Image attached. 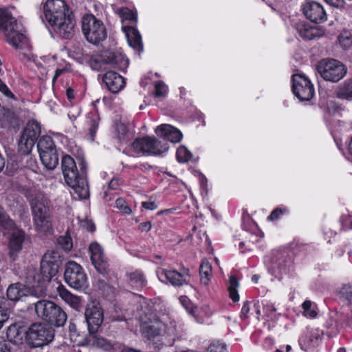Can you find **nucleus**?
<instances>
[{
  "label": "nucleus",
  "mask_w": 352,
  "mask_h": 352,
  "mask_svg": "<svg viewBox=\"0 0 352 352\" xmlns=\"http://www.w3.org/2000/svg\"><path fill=\"white\" fill-rule=\"evenodd\" d=\"M139 227L142 231L148 232L151 229L152 226H151V223L150 221H146V222L141 223L140 224Z\"/></svg>",
  "instance_id": "obj_59"
},
{
  "label": "nucleus",
  "mask_w": 352,
  "mask_h": 352,
  "mask_svg": "<svg viewBox=\"0 0 352 352\" xmlns=\"http://www.w3.org/2000/svg\"><path fill=\"white\" fill-rule=\"evenodd\" d=\"M163 272L166 278L175 286L188 283V278L190 276V270L187 268H183L182 273L176 270H164Z\"/></svg>",
  "instance_id": "obj_22"
},
{
  "label": "nucleus",
  "mask_w": 352,
  "mask_h": 352,
  "mask_svg": "<svg viewBox=\"0 0 352 352\" xmlns=\"http://www.w3.org/2000/svg\"><path fill=\"white\" fill-rule=\"evenodd\" d=\"M30 205L36 229L45 232L50 227L48 201L44 195L38 193L30 200Z\"/></svg>",
  "instance_id": "obj_6"
},
{
  "label": "nucleus",
  "mask_w": 352,
  "mask_h": 352,
  "mask_svg": "<svg viewBox=\"0 0 352 352\" xmlns=\"http://www.w3.org/2000/svg\"><path fill=\"white\" fill-rule=\"evenodd\" d=\"M5 166V160L0 153V172L3 170V167Z\"/></svg>",
  "instance_id": "obj_64"
},
{
  "label": "nucleus",
  "mask_w": 352,
  "mask_h": 352,
  "mask_svg": "<svg viewBox=\"0 0 352 352\" xmlns=\"http://www.w3.org/2000/svg\"><path fill=\"white\" fill-rule=\"evenodd\" d=\"M212 274V266L210 262L203 260L199 267V276L201 284L208 285Z\"/></svg>",
  "instance_id": "obj_32"
},
{
  "label": "nucleus",
  "mask_w": 352,
  "mask_h": 352,
  "mask_svg": "<svg viewBox=\"0 0 352 352\" xmlns=\"http://www.w3.org/2000/svg\"><path fill=\"white\" fill-rule=\"evenodd\" d=\"M0 223L6 228H11L13 226V221L8 219L5 214L3 209L0 207Z\"/></svg>",
  "instance_id": "obj_51"
},
{
  "label": "nucleus",
  "mask_w": 352,
  "mask_h": 352,
  "mask_svg": "<svg viewBox=\"0 0 352 352\" xmlns=\"http://www.w3.org/2000/svg\"><path fill=\"white\" fill-rule=\"evenodd\" d=\"M66 95L68 100H72L74 98V90L71 87L67 88L66 90Z\"/></svg>",
  "instance_id": "obj_62"
},
{
  "label": "nucleus",
  "mask_w": 352,
  "mask_h": 352,
  "mask_svg": "<svg viewBox=\"0 0 352 352\" xmlns=\"http://www.w3.org/2000/svg\"><path fill=\"white\" fill-rule=\"evenodd\" d=\"M292 90L294 95L301 101H308L314 95V88L310 80L301 74L292 76Z\"/></svg>",
  "instance_id": "obj_14"
},
{
  "label": "nucleus",
  "mask_w": 352,
  "mask_h": 352,
  "mask_svg": "<svg viewBox=\"0 0 352 352\" xmlns=\"http://www.w3.org/2000/svg\"><path fill=\"white\" fill-rule=\"evenodd\" d=\"M250 307L249 303L248 302L244 303L241 311V317L246 318L248 317L247 314L250 311Z\"/></svg>",
  "instance_id": "obj_58"
},
{
  "label": "nucleus",
  "mask_w": 352,
  "mask_h": 352,
  "mask_svg": "<svg viewBox=\"0 0 352 352\" xmlns=\"http://www.w3.org/2000/svg\"><path fill=\"white\" fill-rule=\"evenodd\" d=\"M336 95L340 99L352 100V78L340 84L336 88Z\"/></svg>",
  "instance_id": "obj_28"
},
{
  "label": "nucleus",
  "mask_w": 352,
  "mask_h": 352,
  "mask_svg": "<svg viewBox=\"0 0 352 352\" xmlns=\"http://www.w3.org/2000/svg\"><path fill=\"white\" fill-rule=\"evenodd\" d=\"M116 137L120 141L125 140L128 133V126L122 122L117 123L115 128Z\"/></svg>",
  "instance_id": "obj_42"
},
{
  "label": "nucleus",
  "mask_w": 352,
  "mask_h": 352,
  "mask_svg": "<svg viewBox=\"0 0 352 352\" xmlns=\"http://www.w3.org/2000/svg\"><path fill=\"white\" fill-rule=\"evenodd\" d=\"M302 12L311 21L320 23L326 21L327 14L323 6L316 1H307L302 6Z\"/></svg>",
  "instance_id": "obj_16"
},
{
  "label": "nucleus",
  "mask_w": 352,
  "mask_h": 352,
  "mask_svg": "<svg viewBox=\"0 0 352 352\" xmlns=\"http://www.w3.org/2000/svg\"><path fill=\"white\" fill-rule=\"evenodd\" d=\"M338 42L344 49H349L352 46V32L344 30L338 36Z\"/></svg>",
  "instance_id": "obj_37"
},
{
  "label": "nucleus",
  "mask_w": 352,
  "mask_h": 352,
  "mask_svg": "<svg viewBox=\"0 0 352 352\" xmlns=\"http://www.w3.org/2000/svg\"><path fill=\"white\" fill-rule=\"evenodd\" d=\"M264 309L267 315V317H270V314L272 312L276 311V308L272 305H267L265 306Z\"/></svg>",
  "instance_id": "obj_60"
},
{
  "label": "nucleus",
  "mask_w": 352,
  "mask_h": 352,
  "mask_svg": "<svg viewBox=\"0 0 352 352\" xmlns=\"http://www.w3.org/2000/svg\"><path fill=\"white\" fill-rule=\"evenodd\" d=\"M0 352H10L8 344L3 338H0Z\"/></svg>",
  "instance_id": "obj_57"
},
{
  "label": "nucleus",
  "mask_w": 352,
  "mask_h": 352,
  "mask_svg": "<svg viewBox=\"0 0 352 352\" xmlns=\"http://www.w3.org/2000/svg\"><path fill=\"white\" fill-rule=\"evenodd\" d=\"M50 25L54 31L65 38H71L74 36L75 22L71 13L61 18L60 20L50 23Z\"/></svg>",
  "instance_id": "obj_18"
},
{
  "label": "nucleus",
  "mask_w": 352,
  "mask_h": 352,
  "mask_svg": "<svg viewBox=\"0 0 352 352\" xmlns=\"http://www.w3.org/2000/svg\"><path fill=\"white\" fill-rule=\"evenodd\" d=\"M155 133L160 137H164L173 143L179 142L182 139V132L177 128L167 124L158 126L155 129Z\"/></svg>",
  "instance_id": "obj_19"
},
{
  "label": "nucleus",
  "mask_w": 352,
  "mask_h": 352,
  "mask_svg": "<svg viewBox=\"0 0 352 352\" xmlns=\"http://www.w3.org/2000/svg\"><path fill=\"white\" fill-rule=\"evenodd\" d=\"M25 295L26 289L21 283L12 284L7 289V296L9 300L12 301H17Z\"/></svg>",
  "instance_id": "obj_30"
},
{
  "label": "nucleus",
  "mask_w": 352,
  "mask_h": 352,
  "mask_svg": "<svg viewBox=\"0 0 352 352\" xmlns=\"http://www.w3.org/2000/svg\"><path fill=\"white\" fill-rule=\"evenodd\" d=\"M45 20L51 23L71 13L64 0H47L43 6Z\"/></svg>",
  "instance_id": "obj_13"
},
{
  "label": "nucleus",
  "mask_w": 352,
  "mask_h": 352,
  "mask_svg": "<svg viewBox=\"0 0 352 352\" xmlns=\"http://www.w3.org/2000/svg\"><path fill=\"white\" fill-rule=\"evenodd\" d=\"M0 33L14 48H21L27 41L22 25L5 9L0 8Z\"/></svg>",
  "instance_id": "obj_2"
},
{
  "label": "nucleus",
  "mask_w": 352,
  "mask_h": 352,
  "mask_svg": "<svg viewBox=\"0 0 352 352\" xmlns=\"http://www.w3.org/2000/svg\"><path fill=\"white\" fill-rule=\"evenodd\" d=\"M239 287V283L237 278L234 276L231 275L229 278L228 289L229 292L230 298L232 300L233 302H238L239 300V295L237 291Z\"/></svg>",
  "instance_id": "obj_34"
},
{
  "label": "nucleus",
  "mask_w": 352,
  "mask_h": 352,
  "mask_svg": "<svg viewBox=\"0 0 352 352\" xmlns=\"http://www.w3.org/2000/svg\"><path fill=\"white\" fill-rule=\"evenodd\" d=\"M107 65L122 69L128 65V60L122 54L109 50L103 51L100 57L90 60V66L94 70L104 71L107 69Z\"/></svg>",
  "instance_id": "obj_8"
},
{
  "label": "nucleus",
  "mask_w": 352,
  "mask_h": 352,
  "mask_svg": "<svg viewBox=\"0 0 352 352\" xmlns=\"http://www.w3.org/2000/svg\"><path fill=\"white\" fill-rule=\"evenodd\" d=\"M142 206L146 210H153L157 208V205L153 201H143Z\"/></svg>",
  "instance_id": "obj_56"
},
{
  "label": "nucleus",
  "mask_w": 352,
  "mask_h": 352,
  "mask_svg": "<svg viewBox=\"0 0 352 352\" xmlns=\"http://www.w3.org/2000/svg\"><path fill=\"white\" fill-rule=\"evenodd\" d=\"M81 226L89 232H94L96 229L94 223L91 221L85 220L81 222Z\"/></svg>",
  "instance_id": "obj_52"
},
{
  "label": "nucleus",
  "mask_w": 352,
  "mask_h": 352,
  "mask_svg": "<svg viewBox=\"0 0 352 352\" xmlns=\"http://www.w3.org/2000/svg\"><path fill=\"white\" fill-rule=\"evenodd\" d=\"M338 292L340 298L352 305V282L342 285Z\"/></svg>",
  "instance_id": "obj_35"
},
{
  "label": "nucleus",
  "mask_w": 352,
  "mask_h": 352,
  "mask_svg": "<svg viewBox=\"0 0 352 352\" xmlns=\"http://www.w3.org/2000/svg\"><path fill=\"white\" fill-rule=\"evenodd\" d=\"M82 31L87 41L94 45L104 41L107 36L102 21L93 14H86L82 17Z\"/></svg>",
  "instance_id": "obj_5"
},
{
  "label": "nucleus",
  "mask_w": 352,
  "mask_h": 352,
  "mask_svg": "<svg viewBox=\"0 0 352 352\" xmlns=\"http://www.w3.org/2000/svg\"><path fill=\"white\" fill-rule=\"evenodd\" d=\"M26 329L20 322L10 325L6 331V337L10 342L19 344L22 342L24 335H26Z\"/></svg>",
  "instance_id": "obj_23"
},
{
  "label": "nucleus",
  "mask_w": 352,
  "mask_h": 352,
  "mask_svg": "<svg viewBox=\"0 0 352 352\" xmlns=\"http://www.w3.org/2000/svg\"><path fill=\"white\" fill-rule=\"evenodd\" d=\"M225 344L219 342H212L207 349V352H225Z\"/></svg>",
  "instance_id": "obj_49"
},
{
  "label": "nucleus",
  "mask_w": 352,
  "mask_h": 352,
  "mask_svg": "<svg viewBox=\"0 0 352 352\" xmlns=\"http://www.w3.org/2000/svg\"><path fill=\"white\" fill-rule=\"evenodd\" d=\"M116 207L120 210L124 214H129L131 212V208L129 207L125 200L122 198L116 199Z\"/></svg>",
  "instance_id": "obj_46"
},
{
  "label": "nucleus",
  "mask_w": 352,
  "mask_h": 352,
  "mask_svg": "<svg viewBox=\"0 0 352 352\" xmlns=\"http://www.w3.org/2000/svg\"><path fill=\"white\" fill-rule=\"evenodd\" d=\"M283 213V211L280 208H276L274 210L270 215L268 217V219L270 220H276L278 219Z\"/></svg>",
  "instance_id": "obj_54"
},
{
  "label": "nucleus",
  "mask_w": 352,
  "mask_h": 352,
  "mask_svg": "<svg viewBox=\"0 0 352 352\" xmlns=\"http://www.w3.org/2000/svg\"><path fill=\"white\" fill-rule=\"evenodd\" d=\"M37 316L46 322L56 326H63L67 319L65 311L51 300H40L34 303Z\"/></svg>",
  "instance_id": "obj_3"
},
{
  "label": "nucleus",
  "mask_w": 352,
  "mask_h": 352,
  "mask_svg": "<svg viewBox=\"0 0 352 352\" xmlns=\"http://www.w3.org/2000/svg\"><path fill=\"white\" fill-rule=\"evenodd\" d=\"M60 263L61 258L58 252L48 251L43 255L39 272H41L45 282H49L56 275Z\"/></svg>",
  "instance_id": "obj_12"
},
{
  "label": "nucleus",
  "mask_w": 352,
  "mask_h": 352,
  "mask_svg": "<svg viewBox=\"0 0 352 352\" xmlns=\"http://www.w3.org/2000/svg\"><path fill=\"white\" fill-rule=\"evenodd\" d=\"M126 34L128 43L130 46L138 51L142 49V37L138 30L132 26L125 25L122 27Z\"/></svg>",
  "instance_id": "obj_24"
},
{
  "label": "nucleus",
  "mask_w": 352,
  "mask_h": 352,
  "mask_svg": "<svg viewBox=\"0 0 352 352\" xmlns=\"http://www.w3.org/2000/svg\"><path fill=\"white\" fill-rule=\"evenodd\" d=\"M58 244L65 251H69L73 247L72 238L69 236H61L58 239Z\"/></svg>",
  "instance_id": "obj_45"
},
{
  "label": "nucleus",
  "mask_w": 352,
  "mask_h": 352,
  "mask_svg": "<svg viewBox=\"0 0 352 352\" xmlns=\"http://www.w3.org/2000/svg\"><path fill=\"white\" fill-rule=\"evenodd\" d=\"M54 337L52 327L43 322H35L26 331V340L32 347H41L51 342Z\"/></svg>",
  "instance_id": "obj_7"
},
{
  "label": "nucleus",
  "mask_w": 352,
  "mask_h": 352,
  "mask_svg": "<svg viewBox=\"0 0 352 352\" xmlns=\"http://www.w3.org/2000/svg\"><path fill=\"white\" fill-rule=\"evenodd\" d=\"M328 4L336 7L342 8L344 6V0H324Z\"/></svg>",
  "instance_id": "obj_55"
},
{
  "label": "nucleus",
  "mask_w": 352,
  "mask_h": 352,
  "mask_svg": "<svg viewBox=\"0 0 352 352\" xmlns=\"http://www.w3.org/2000/svg\"><path fill=\"white\" fill-rule=\"evenodd\" d=\"M25 239V233L21 230H16L11 234L9 242V256L14 261L18 255V253L21 250L23 243Z\"/></svg>",
  "instance_id": "obj_20"
},
{
  "label": "nucleus",
  "mask_w": 352,
  "mask_h": 352,
  "mask_svg": "<svg viewBox=\"0 0 352 352\" xmlns=\"http://www.w3.org/2000/svg\"><path fill=\"white\" fill-rule=\"evenodd\" d=\"M177 158L180 162H186L191 160L192 155L185 146H179L177 151Z\"/></svg>",
  "instance_id": "obj_43"
},
{
  "label": "nucleus",
  "mask_w": 352,
  "mask_h": 352,
  "mask_svg": "<svg viewBox=\"0 0 352 352\" xmlns=\"http://www.w3.org/2000/svg\"><path fill=\"white\" fill-rule=\"evenodd\" d=\"M41 133V126L36 121L28 123L19 140V151L22 155H28L34 147Z\"/></svg>",
  "instance_id": "obj_10"
},
{
  "label": "nucleus",
  "mask_w": 352,
  "mask_h": 352,
  "mask_svg": "<svg viewBox=\"0 0 352 352\" xmlns=\"http://www.w3.org/2000/svg\"><path fill=\"white\" fill-rule=\"evenodd\" d=\"M318 73L325 81L336 83L347 74V67L341 61L334 58H323L316 66Z\"/></svg>",
  "instance_id": "obj_4"
},
{
  "label": "nucleus",
  "mask_w": 352,
  "mask_h": 352,
  "mask_svg": "<svg viewBox=\"0 0 352 352\" xmlns=\"http://www.w3.org/2000/svg\"><path fill=\"white\" fill-rule=\"evenodd\" d=\"M296 28L299 35L305 39L311 40L315 37L314 30L307 25L298 23Z\"/></svg>",
  "instance_id": "obj_36"
},
{
  "label": "nucleus",
  "mask_w": 352,
  "mask_h": 352,
  "mask_svg": "<svg viewBox=\"0 0 352 352\" xmlns=\"http://www.w3.org/2000/svg\"><path fill=\"white\" fill-rule=\"evenodd\" d=\"M85 317L89 334L96 333L104 320L102 308L94 303L88 305L85 311Z\"/></svg>",
  "instance_id": "obj_15"
},
{
  "label": "nucleus",
  "mask_w": 352,
  "mask_h": 352,
  "mask_svg": "<svg viewBox=\"0 0 352 352\" xmlns=\"http://www.w3.org/2000/svg\"><path fill=\"white\" fill-rule=\"evenodd\" d=\"M40 155L43 164L50 170L54 169L58 164V155L56 149L50 150Z\"/></svg>",
  "instance_id": "obj_27"
},
{
  "label": "nucleus",
  "mask_w": 352,
  "mask_h": 352,
  "mask_svg": "<svg viewBox=\"0 0 352 352\" xmlns=\"http://www.w3.org/2000/svg\"><path fill=\"white\" fill-rule=\"evenodd\" d=\"M135 152L143 155H160L168 150L167 144H162L161 141L154 137H144L136 139L132 144Z\"/></svg>",
  "instance_id": "obj_9"
},
{
  "label": "nucleus",
  "mask_w": 352,
  "mask_h": 352,
  "mask_svg": "<svg viewBox=\"0 0 352 352\" xmlns=\"http://www.w3.org/2000/svg\"><path fill=\"white\" fill-rule=\"evenodd\" d=\"M58 292L60 297L74 309L79 310L81 308V300L78 296L73 295L63 286L58 287Z\"/></svg>",
  "instance_id": "obj_26"
},
{
  "label": "nucleus",
  "mask_w": 352,
  "mask_h": 352,
  "mask_svg": "<svg viewBox=\"0 0 352 352\" xmlns=\"http://www.w3.org/2000/svg\"><path fill=\"white\" fill-rule=\"evenodd\" d=\"M155 96L156 97H162L164 96L167 93V87L166 85L162 82L159 81L155 84Z\"/></svg>",
  "instance_id": "obj_48"
},
{
  "label": "nucleus",
  "mask_w": 352,
  "mask_h": 352,
  "mask_svg": "<svg viewBox=\"0 0 352 352\" xmlns=\"http://www.w3.org/2000/svg\"><path fill=\"white\" fill-rule=\"evenodd\" d=\"M311 305L312 302L310 300H306L302 303V307L303 309V314L306 317L314 318L317 316V312L311 309Z\"/></svg>",
  "instance_id": "obj_44"
},
{
  "label": "nucleus",
  "mask_w": 352,
  "mask_h": 352,
  "mask_svg": "<svg viewBox=\"0 0 352 352\" xmlns=\"http://www.w3.org/2000/svg\"><path fill=\"white\" fill-rule=\"evenodd\" d=\"M89 250L91 253V263L96 270L101 274H107L108 263L101 245L96 242L92 243L89 245Z\"/></svg>",
  "instance_id": "obj_17"
},
{
  "label": "nucleus",
  "mask_w": 352,
  "mask_h": 352,
  "mask_svg": "<svg viewBox=\"0 0 352 352\" xmlns=\"http://www.w3.org/2000/svg\"><path fill=\"white\" fill-rule=\"evenodd\" d=\"M89 342L93 346L104 351H111L113 346L111 341L96 335V333L89 334Z\"/></svg>",
  "instance_id": "obj_29"
},
{
  "label": "nucleus",
  "mask_w": 352,
  "mask_h": 352,
  "mask_svg": "<svg viewBox=\"0 0 352 352\" xmlns=\"http://www.w3.org/2000/svg\"><path fill=\"white\" fill-rule=\"evenodd\" d=\"M103 82L112 93L119 92L124 86L122 76L115 72H108L103 76Z\"/></svg>",
  "instance_id": "obj_21"
},
{
  "label": "nucleus",
  "mask_w": 352,
  "mask_h": 352,
  "mask_svg": "<svg viewBox=\"0 0 352 352\" xmlns=\"http://www.w3.org/2000/svg\"><path fill=\"white\" fill-rule=\"evenodd\" d=\"M96 287L100 289L104 296H109L114 292V287L107 283L105 280L98 279Z\"/></svg>",
  "instance_id": "obj_41"
},
{
  "label": "nucleus",
  "mask_w": 352,
  "mask_h": 352,
  "mask_svg": "<svg viewBox=\"0 0 352 352\" xmlns=\"http://www.w3.org/2000/svg\"><path fill=\"white\" fill-rule=\"evenodd\" d=\"M98 127V123L96 120H91V126L89 128V135L91 140L93 141Z\"/></svg>",
  "instance_id": "obj_53"
},
{
  "label": "nucleus",
  "mask_w": 352,
  "mask_h": 352,
  "mask_svg": "<svg viewBox=\"0 0 352 352\" xmlns=\"http://www.w3.org/2000/svg\"><path fill=\"white\" fill-rule=\"evenodd\" d=\"M14 115L13 111L10 109H6L4 107L0 109V118L8 122H12L14 119Z\"/></svg>",
  "instance_id": "obj_47"
},
{
  "label": "nucleus",
  "mask_w": 352,
  "mask_h": 352,
  "mask_svg": "<svg viewBox=\"0 0 352 352\" xmlns=\"http://www.w3.org/2000/svg\"><path fill=\"white\" fill-rule=\"evenodd\" d=\"M25 278L27 284L32 287H39L45 283L41 272H39V268L34 266H29L27 268Z\"/></svg>",
  "instance_id": "obj_25"
},
{
  "label": "nucleus",
  "mask_w": 352,
  "mask_h": 352,
  "mask_svg": "<svg viewBox=\"0 0 352 352\" xmlns=\"http://www.w3.org/2000/svg\"><path fill=\"white\" fill-rule=\"evenodd\" d=\"M64 278L66 283L76 289L86 287L87 278L82 267L75 261H69L65 265Z\"/></svg>",
  "instance_id": "obj_11"
},
{
  "label": "nucleus",
  "mask_w": 352,
  "mask_h": 352,
  "mask_svg": "<svg viewBox=\"0 0 352 352\" xmlns=\"http://www.w3.org/2000/svg\"><path fill=\"white\" fill-rule=\"evenodd\" d=\"M118 14L121 19L122 23L125 21H137V15L130 10L127 8H120L118 9L117 12Z\"/></svg>",
  "instance_id": "obj_38"
},
{
  "label": "nucleus",
  "mask_w": 352,
  "mask_h": 352,
  "mask_svg": "<svg viewBox=\"0 0 352 352\" xmlns=\"http://www.w3.org/2000/svg\"><path fill=\"white\" fill-rule=\"evenodd\" d=\"M1 72V69L0 68V73ZM0 91L5 95L8 98L14 99V95L12 92L9 89L8 86L0 79Z\"/></svg>",
  "instance_id": "obj_50"
},
{
  "label": "nucleus",
  "mask_w": 352,
  "mask_h": 352,
  "mask_svg": "<svg viewBox=\"0 0 352 352\" xmlns=\"http://www.w3.org/2000/svg\"><path fill=\"white\" fill-rule=\"evenodd\" d=\"M64 72V69H56L52 81L54 82Z\"/></svg>",
  "instance_id": "obj_63"
},
{
  "label": "nucleus",
  "mask_w": 352,
  "mask_h": 352,
  "mask_svg": "<svg viewBox=\"0 0 352 352\" xmlns=\"http://www.w3.org/2000/svg\"><path fill=\"white\" fill-rule=\"evenodd\" d=\"M8 318L9 315L7 301L4 298L0 297V329Z\"/></svg>",
  "instance_id": "obj_39"
},
{
  "label": "nucleus",
  "mask_w": 352,
  "mask_h": 352,
  "mask_svg": "<svg viewBox=\"0 0 352 352\" xmlns=\"http://www.w3.org/2000/svg\"><path fill=\"white\" fill-rule=\"evenodd\" d=\"M143 334L148 339L153 338L160 334V328L155 324H146L143 327Z\"/></svg>",
  "instance_id": "obj_40"
},
{
  "label": "nucleus",
  "mask_w": 352,
  "mask_h": 352,
  "mask_svg": "<svg viewBox=\"0 0 352 352\" xmlns=\"http://www.w3.org/2000/svg\"><path fill=\"white\" fill-rule=\"evenodd\" d=\"M37 148L39 155L49 151L50 150L56 149L52 138L50 136H42L37 142Z\"/></svg>",
  "instance_id": "obj_33"
},
{
  "label": "nucleus",
  "mask_w": 352,
  "mask_h": 352,
  "mask_svg": "<svg viewBox=\"0 0 352 352\" xmlns=\"http://www.w3.org/2000/svg\"><path fill=\"white\" fill-rule=\"evenodd\" d=\"M78 170L74 160L69 155H65L61 161V169L65 182L71 186L80 199L89 197V188L87 181L86 170L82 162Z\"/></svg>",
  "instance_id": "obj_1"
},
{
  "label": "nucleus",
  "mask_w": 352,
  "mask_h": 352,
  "mask_svg": "<svg viewBox=\"0 0 352 352\" xmlns=\"http://www.w3.org/2000/svg\"><path fill=\"white\" fill-rule=\"evenodd\" d=\"M118 186V180L116 179H113L109 184V188L110 189H116Z\"/></svg>",
  "instance_id": "obj_61"
},
{
  "label": "nucleus",
  "mask_w": 352,
  "mask_h": 352,
  "mask_svg": "<svg viewBox=\"0 0 352 352\" xmlns=\"http://www.w3.org/2000/svg\"><path fill=\"white\" fill-rule=\"evenodd\" d=\"M127 277L130 285L136 289H141L146 286V280L141 272L135 271L129 273Z\"/></svg>",
  "instance_id": "obj_31"
}]
</instances>
